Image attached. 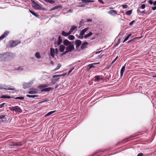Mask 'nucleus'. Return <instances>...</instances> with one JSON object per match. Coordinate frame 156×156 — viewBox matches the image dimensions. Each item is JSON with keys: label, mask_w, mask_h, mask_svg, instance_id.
<instances>
[{"label": "nucleus", "mask_w": 156, "mask_h": 156, "mask_svg": "<svg viewBox=\"0 0 156 156\" xmlns=\"http://www.w3.org/2000/svg\"><path fill=\"white\" fill-rule=\"evenodd\" d=\"M26 96L27 97L29 98H34L38 97V95H30L29 94L27 95Z\"/></svg>", "instance_id": "c85d7f7f"}, {"label": "nucleus", "mask_w": 156, "mask_h": 156, "mask_svg": "<svg viewBox=\"0 0 156 156\" xmlns=\"http://www.w3.org/2000/svg\"><path fill=\"white\" fill-rule=\"evenodd\" d=\"M102 51V50H101V51H100L96 52H95V54H99V53H100Z\"/></svg>", "instance_id": "4d7b16f0"}, {"label": "nucleus", "mask_w": 156, "mask_h": 156, "mask_svg": "<svg viewBox=\"0 0 156 156\" xmlns=\"http://www.w3.org/2000/svg\"><path fill=\"white\" fill-rule=\"evenodd\" d=\"M108 13L113 16L117 14V11L115 10H110L108 12Z\"/></svg>", "instance_id": "ddd939ff"}, {"label": "nucleus", "mask_w": 156, "mask_h": 156, "mask_svg": "<svg viewBox=\"0 0 156 156\" xmlns=\"http://www.w3.org/2000/svg\"><path fill=\"white\" fill-rule=\"evenodd\" d=\"M132 12V10H128L126 12V14L128 15H130Z\"/></svg>", "instance_id": "c9c22d12"}, {"label": "nucleus", "mask_w": 156, "mask_h": 156, "mask_svg": "<svg viewBox=\"0 0 156 156\" xmlns=\"http://www.w3.org/2000/svg\"><path fill=\"white\" fill-rule=\"evenodd\" d=\"M86 20H87V22H91L92 21V20L90 19H87Z\"/></svg>", "instance_id": "603ef678"}, {"label": "nucleus", "mask_w": 156, "mask_h": 156, "mask_svg": "<svg viewBox=\"0 0 156 156\" xmlns=\"http://www.w3.org/2000/svg\"><path fill=\"white\" fill-rule=\"evenodd\" d=\"M89 28L87 27L84 29L82 30L80 33V35H83L88 30Z\"/></svg>", "instance_id": "dca6fc26"}, {"label": "nucleus", "mask_w": 156, "mask_h": 156, "mask_svg": "<svg viewBox=\"0 0 156 156\" xmlns=\"http://www.w3.org/2000/svg\"><path fill=\"white\" fill-rule=\"evenodd\" d=\"M6 117H7V116L6 115H0V121L3 123L6 122Z\"/></svg>", "instance_id": "423d86ee"}, {"label": "nucleus", "mask_w": 156, "mask_h": 156, "mask_svg": "<svg viewBox=\"0 0 156 156\" xmlns=\"http://www.w3.org/2000/svg\"><path fill=\"white\" fill-rule=\"evenodd\" d=\"M123 8L124 9L128 7V5H122Z\"/></svg>", "instance_id": "a18cd8bd"}, {"label": "nucleus", "mask_w": 156, "mask_h": 156, "mask_svg": "<svg viewBox=\"0 0 156 156\" xmlns=\"http://www.w3.org/2000/svg\"><path fill=\"white\" fill-rule=\"evenodd\" d=\"M118 58V56H117L112 61V62L111 63V64H113L117 60V58Z\"/></svg>", "instance_id": "de8ad7c7"}, {"label": "nucleus", "mask_w": 156, "mask_h": 156, "mask_svg": "<svg viewBox=\"0 0 156 156\" xmlns=\"http://www.w3.org/2000/svg\"><path fill=\"white\" fill-rule=\"evenodd\" d=\"M65 47L63 45H61L59 46V51L61 52H63L64 51Z\"/></svg>", "instance_id": "412c9836"}, {"label": "nucleus", "mask_w": 156, "mask_h": 156, "mask_svg": "<svg viewBox=\"0 0 156 156\" xmlns=\"http://www.w3.org/2000/svg\"><path fill=\"white\" fill-rule=\"evenodd\" d=\"M1 98H10L11 97L9 96L3 95L1 96Z\"/></svg>", "instance_id": "2f4dec72"}, {"label": "nucleus", "mask_w": 156, "mask_h": 156, "mask_svg": "<svg viewBox=\"0 0 156 156\" xmlns=\"http://www.w3.org/2000/svg\"><path fill=\"white\" fill-rule=\"evenodd\" d=\"M126 66V64H125L121 68L120 70V76L121 77H122L123 76L124 72L125 70V66Z\"/></svg>", "instance_id": "a211bd4d"}, {"label": "nucleus", "mask_w": 156, "mask_h": 156, "mask_svg": "<svg viewBox=\"0 0 156 156\" xmlns=\"http://www.w3.org/2000/svg\"><path fill=\"white\" fill-rule=\"evenodd\" d=\"M55 51L56 53H57V52H58V49L57 48H56L55 49Z\"/></svg>", "instance_id": "69168bd1"}, {"label": "nucleus", "mask_w": 156, "mask_h": 156, "mask_svg": "<svg viewBox=\"0 0 156 156\" xmlns=\"http://www.w3.org/2000/svg\"><path fill=\"white\" fill-rule=\"evenodd\" d=\"M48 86L47 85H46L45 84L44 85H40V86L39 87L40 88H43L47 87Z\"/></svg>", "instance_id": "4c0bfd02"}, {"label": "nucleus", "mask_w": 156, "mask_h": 156, "mask_svg": "<svg viewBox=\"0 0 156 156\" xmlns=\"http://www.w3.org/2000/svg\"><path fill=\"white\" fill-rule=\"evenodd\" d=\"M9 109L10 111H15L16 112L20 113L22 111L20 108L18 106L10 107L9 108Z\"/></svg>", "instance_id": "7ed1b4c3"}, {"label": "nucleus", "mask_w": 156, "mask_h": 156, "mask_svg": "<svg viewBox=\"0 0 156 156\" xmlns=\"http://www.w3.org/2000/svg\"><path fill=\"white\" fill-rule=\"evenodd\" d=\"M17 70L19 71L22 70H23V68H22V67H20L17 68Z\"/></svg>", "instance_id": "3c124183"}, {"label": "nucleus", "mask_w": 156, "mask_h": 156, "mask_svg": "<svg viewBox=\"0 0 156 156\" xmlns=\"http://www.w3.org/2000/svg\"><path fill=\"white\" fill-rule=\"evenodd\" d=\"M51 55L53 58H54L55 54V52L54 49L53 48H50Z\"/></svg>", "instance_id": "2eb2a0df"}, {"label": "nucleus", "mask_w": 156, "mask_h": 156, "mask_svg": "<svg viewBox=\"0 0 156 156\" xmlns=\"http://www.w3.org/2000/svg\"><path fill=\"white\" fill-rule=\"evenodd\" d=\"M24 98L23 97H17L15 98L16 99H20V100H23Z\"/></svg>", "instance_id": "a19ab883"}, {"label": "nucleus", "mask_w": 156, "mask_h": 156, "mask_svg": "<svg viewBox=\"0 0 156 156\" xmlns=\"http://www.w3.org/2000/svg\"><path fill=\"white\" fill-rule=\"evenodd\" d=\"M28 93L30 94H34L37 93V89L34 88H31L29 90Z\"/></svg>", "instance_id": "0eeeda50"}, {"label": "nucleus", "mask_w": 156, "mask_h": 156, "mask_svg": "<svg viewBox=\"0 0 156 156\" xmlns=\"http://www.w3.org/2000/svg\"><path fill=\"white\" fill-rule=\"evenodd\" d=\"M33 3L32 7L36 9H39L40 8V5L34 1V0H31Z\"/></svg>", "instance_id": "39448f33"}, {"label": "nucleus", "mask_w": 156, "mask_h": 156, "mask_svg": "<svg viewBox=\"0 0 156 156\" xmlns=\"http://www.w3.org/2000/svg\"><path fill=\"white\" fill-rule=\"evenodd\" d=\"M72 43V42H69L67 40H65L63 41V44L66 46L69 45L70 44H71Z\"/></svg>", "instance_id": "f3484780"}, {"label": "nucleus", "mask_w": 156, "mask_h": 156, "mask_svg": "<svg viewBox=\"0 0 156 156\" xmlns=\"http://www.w3.org/2000/svg\"><path fill=\"white\" fill-rule=\"evenodd\" d=\"M61 66L62 65L61 64H58L57 66L55 69L54 70H55L59 69L61 67Z\"/></svg>", "instance_id": "e433bc0d"}, {"label": "nucleus", "mask_w": 156, "mask_h": 156, "mask_svg": "<svg viewBox=\"0 0 156 156\" xmlns=\"http://www.w3.org/2000/svg\"><path fill=\"white\" fill-rule=\"evenodd\" d=\"M137 38H133V39H131V40H130L129 41H128L127 43H129L130 42H131L134 41V40L135 39Z\"/></svg>", "instance_id": "09e8293b"}, {"label": "nucleus", "mask_w": 156, "mask_h": 156, "mask_svg": "<svg viewBox=\"0 0 156 156\" xmlns=\"http://www.w3.org/2000/svg\"><path fill=\"white\" fill-rule=\"evenodd\" d=\"M100 76H95L94 78H95V79L94 80L95 81H99L101 79V80H102V79H101V78H100Z\"/></svg>", "instance_id": "b1692460"}, {"label": "nucleus", "mask_w": 156, "mask_h": 156, "mask_svg": "<svg viewBox=\"0 0 156 156\" xmlns=\"http://www.w3.org/2000/svg\"><path fill=\"white\" fill-rule=\"evenodd\" d=\"M84 5H79L78 6V7H83V6H84Z\"/></svg>", "instance_id": "774afa93"}, {"label": "nucleus", "mask_w": 156, "mask_h": 156, "mask_svg": "<svg viewBox=\"0 0 156 156\" xmlns=\"http://www.w3.org/2000/svg\"><path fill=\"white\" fill-rule=\"evenodd\" d=\"M68 38L69 40H72L74 39L75 37L74 36L71 35L69 36Z\"/></svg>", "instance_id": "473e14b6"}, {"label": "nucleus", "mask_w": 156, "mask_h": 156, "mask_svg": "<svg viewBox=\"0 0 156 156\" xmlns=\"http://www.w3.org/2000/svg\"><path fill=\"white\" fill-rule=\"evenodd\" d=\"M35 57L38 58H41L40 55L38 52H36L35 53Z\"/></svg>", "instance_id": "72a5a7b5"}, {"label": "nucleus", "mask_w": 156, "mask_h": 156, "mask_svg": "<svg viewBox=\"0 0 156 156\" xmlns=\"http://www.w3.org/2000/svg\"><path fill=\"white\" fill-rule=\"evenodd\" d=\"M153 4L154 5H156V1H155V2H154L153 3Z\"/></svg>", "instance_id": "338daca9"}, {"label": "nucleus", "mask_w": 156, "mask_h": 156, "mask_svg": "<svg viewBox=\"0 0 156 156\" xmlns=\"http://www.w3.org/2000/svg\"><path fill=\"white\" fill-rule=\"evenodd\" d=\"M62 7V6L61 5H58V6H55V7H54L53 8H52L50 10V11H51L53 10H55V9H58L59 8H61Z\"/></svg>", "instance_id": "5701e85b"}, {"label": "nucleus", "mask_w": 156, "mask_h": 156, "mask_svg": "<svg viewBox=\"0 0 156 156\" xmlns=\"http://www.w3.org/2000/svg\"><path fill=\"white\" fill-rule=\"evenodd\" d=\"M5 104L6 103H4L1 104L0 105V108H1L3 107Z\"/></svg>", "instance_id": "49530a36"}, {"label": "nucleus", "mask_w": 156, "mask_h": 156, "mask_svg": "<svg viewBox=\"0 0 156 156\" xmlns=\"http://www.w3.org/2000/svg\"><path fill=\"white\" fill-rule=\"evenodd\" d=\"M10 58V57L9 56L8 53H5L0 54V61H6Z\"/></svg>", "instance_id": "f257e3e1"}, {"label": "nucleus", "mask_w": 156, "mask_h": 156, "mask_svg": "<svg viewBox=\"0 0 156 156\" xmlns=\"http://www.w3.org/2000/svg\"><path fill=\"white\" fill-rule=\"evenodd\" d=\"M52 88L51 87H48L42 90L41 91L43 92L49 91Z\"/></svg>", "instance_id": "bb28decb"}, {"label": "nucleus", "mask_w": 156, "mask_h": 156, "mask_svg": "<svg viewBox=\"0 0 156 156\" xmlns=\"http://www.w3.org/2000/svg\"><path fill=\"white\" fill-rule=\"evenodd\" d=\"M51 81L52 83L53 84H54L56 83V81H55V80L54 79H51Z\"/></svg>", "instance_id": "37998d69"}, {"label": "nucleus", "mask_w": 156, "mask_h": 156, "mask_svg": "<svg viewBox=\"0 0 156 156\" xmlns=\"http://www.w3.org/2000/svg\"><path fill=\"white\" fill-rule=\"evenodd\" d=\"M92 34V33L91 32H90L89 34H85L84 36V38H87L91 36Z\"/></svg>", "instance_id": "a878e982"}, {"label": "nucleus", "mask_w": 156, "mask_h": 156, "mask_svg": "<svg viewBox=\"0 0 156 156\" xmlns=\"http://www.w3.org/2000/svg\"><path fill=\"white\" fill-rule=\"evenodd\" d=\"M78 38H79V39H82L83 38V35H80V36H79L78 37Z\"/></svg>", "instance_id": "8fccbe9b"}, {"label": "nucleus", "mask_w": 156, "mask_h": 156, "mask_svg": "<svg viewBox=\"0 0 156 156\" xmlns=\"http://www.w3.org/2000/svg\"><path fill=\"white\" fill-rule=\"evenodd\" d=\"M149 2L151 5H152L153 3V2L152 0H149Z\"/></svg>", "instance_id": "864d4df0"}, {"label": "nucleus", "mask_w": 156, "mask_h": 156, "mask_svg": "<svg viewBox=\"0 0 156 156\" xmlns=\"http://www.w3.org/2000/svg\"><path fill=\"white\" fill-rule=\"evenodd\" d=\"M117 44H119L120 43V39H119L118 41L117 42Z\"/></svg>", "instance_id": "0e129e2a"}, {"label": "nucleus", "mask_w": 156, "mask_h": 156, "mask_svg": "<svg viewBox=\"0 0 156 156\" xmlns=\"http://www.w3.org/2000/svg\"><path fill=\"white\" fill-rule=\"evenodd\" d=\"M46 2H49L51 4H53L55 3V2L53 0H44Z\"/></svg>", "instance_id": "7c9ffc66"}, {"label": "nucleus", "mask_w": 156, "mask_h": 156, "mask_svg": "<svg viewBox=\"0 0 156 156\" xmlns=\"http://www.w3.org/2000/svg\"><path fill=\"white\" fill-rule=\"evenodd\" d=\"M48 101V100H45L44 101H41L40 102H39V103H42L43 102H45V101Z\"/></svg>", "instance_id": "052dcab7"}, {"label": "nucleus", "mask_w": 156, "mask_h": 156, "mask_svg": "<svg viewBox=\"0 0 156 156\" xmlns=\"http://www.w3.org/2000/svg\"><path fill=\"white\" fill-rule=\"evenodd\" d=\"M152 9L153 10H154L156 9V6L153 7H152Z\"/></svg>", "instance_id": "5fc2aeb1"}, {"label": "nucleus", "mask_w": 156, "mask_h": 156, "mask_svg": "<svg viewBox=\"0 0 156 156\" xmlns=\"http://www.w3.org/2000/svg\"><path fill=\"white\" fill-rule=\"evenodd\" d=\"M70 33L69 32V31L68 32V33H66V32H65L64 31H62V34L65 37L69 35L70 34Z\"/></svg>", "instance_id": "4be33fe9"}, {"label": "nucleus", "mask_w": 156, "mask_h": 156, "mask_svg": "<svg viewBox=\"0 0 156 156\" xmlns=\"http://www.w3.org/2000/svg\"><path fill=\"white\" fill-rule=\"evenodd\" d=\"M88 44V43L87 42H85L83 43L81 46V49L83 50L84 49L86 48L87 47V45Z\"/></svg>", "instance_id": "4468645a"}, {"label": "nucleus", "mask_w": 156, "mask_h": 156, "mask_svg": "<svg viewBox=\"0 0 156 156\" xmlns=\"http://www.w3.org/2000/svg\"><path fill=\"white\" fill-rule=\"evenodd\" d=\"M59 79V78H58L55 79H54V80H55V81L56 82L57 81H58Z\"/></svg>", "instance_id": "680f3d73"}, {"label": "nucleus", "mask_w": 156, "mask_h": 156, "mask_svg": "<svg viewBox=\"0 0 156 156\" xmlns=\"http://www.w3.org/2000/svg\"><path fill=\"white\" fill-rule=\"evenodd\" d=\"M77 28V27L76 26L74 25L72 26L70 28V29L69 31L70 34H71V33L74 30H75Z\"/></svg>", "instance_id": "aec40b11"}, {"label": "nucleus", "mask_w": 156, "mask_h": 156, "mask_svg": "<svg viewBox=\"0 0 156 156\" xmlns=\"http://www.w3.org/2000/svg\"><path fill=\"white\" fill-rule=\"evenodd\" d=\"M11 86H10L9 87L6 86L5 85L2 86L0 87V89H4L5 90H15V89L14 88H9V87H10Z\"/></svg>", "instance_id": "1a4fd4ad"}, {"label": "nucleus", "mask_w": 156, "mask_h": 156, "mask_svg": "<svg viewBox=\"0 0 156 156\" xmlns=\"http://www.w3.org/2000/svg\"><path fill=\"white\" fill-rule=\"evenodd\" d=\"M29 11L31 14H32L34 16H35L36 17H39L38 16L39 15L34 12H33L30 10H29Z\"/></svg>", "instance_id": "393cba45"}, {"label": "nucleus", "mask_w": 156, "mask_h": 156, "mask_svg": "<svg viewBox=\"0 0 156 156\" xmlns=\"http://www.w3.org/2000/svg\"><path fill=\"white\" fill-rule=\"evenodd\" d=\"M73 68L72 69H71L70 70L69 72H68V73L69 74L73 70Z\"/></svg>", "instance_id": "13d9d810"}, {"label": "nucleus", "mask_w": 156, "mask_h": 156, "mask_svg": "<svg viewBox=\"0 0 156 156\" xmlns=\"http://www.w3.org/2000/svg\"><path fill=\"white\" fill-rule=\"evenodd\" d=\"M98 1L99 2L102 3L103 4L104 3L102 1V0H98Z\"/></svg>", "instance_id": "bf43d9fd"}, {"label": "nucleus", "mask_w": 156, "mask_h": 156, "mask_svg": "<svg viewBox=\"0 0 156 156\" xmlns=\"http://www.w3.org/2000/svg\"><path fill=\"white\" fill-rule=\"evenodd\" d=\"M22 145V143L20 142H13L11 143L10 144V147L12 148L13 146H21Z\"/></svg>", "instance_id": "6e6552de"}, {"label": "nucleus", "mask_w": 156, "mask_h": 156, "mask_svg": "<svg viewBox=\"0 0 156 156\" xmlns=\"http://www.w3.org/2000/svg\"><path fill=\"white\" fill-rule=\"evenodd\" d=\"M135 20H133L129 23V24L130 26H132L135 23Z\"/></svg>", "instance_id": "79ce46f5"}, {"label": "nucleus", "mask_w": 156, "mask_h": 156, "mask_svg": "<svg viewBox=\"0 0 156 156\" xmlns=\"http://www.w3.org/2000/svg\"><path fill=\"white\" fill-rule=\"evenodd\" d=\"M73 11V10L71 9H69V12H72Z\"/></svg>", "instance_id": "e2e57ef3"}, {"label": "nucleus", "mask_w": 156, "mask_h": 156, "mask_svg": "<svg viewBox=\"0 0 156 156\" xmlns=\"http://www.w3.org/2000/svg\"><path fill=\"white\" fill-rule=\"evenodd\" d=\"M9 32L8 31L5 32L0 37V41L6 37L9 34Z\"/></svg>", "instance_id": "9d476101"}, {"label": "nucleus", "mask_w": 156, "mask_h": 156, "mask_svg": "<svg viewBox=\"0 0 156 156\" xmlns=\"http://www.w3.org/2000/svg\"><path fill=\"white\" fill-rule=\"evenodd\" d=\"M62 42V37L60 36H59L57 42H55V46L56 44H57V45H59Z\"/></svg>", "instance_id": "9b49d317"}, {"label": "nucleus", "mask_w": 156, "mask_h": 156, "mask_svg": "<svg viewBox=\"0 0 156 156\" xmlns=\"http://www.w3.org/2000/svg\"><path fill=\"white\" fill-rule=\"evenodd\" d=\"M33 83V81H31L30 82H29L28 83H25L24 84V86H25L27 88H28L29 87H30L31 85Z\"/></svg>", "instance_id": "6ab92c4d"}, {"label": "nucleus", "mask_w": 156, "mask_h": 156, "mask_svg": "<svg viewBox=\"0 0 156 156\" xmlns=\"http://www.w3.org/2000/svg\"><path fill=\"white\" fill-rule=\"evenodd\" d=\"M63 75H64L63 74H61V75H55L53 76L52 77L53 78H56V77H57L59 76H62Z\"/></svg>", "instance_id": "58836bf2"}, {"label": "nucleus", "mask_w": 156, "mask_h": 156, "mask_svg": "<svg viewBox=\"0 0 156 156\" xmlns=\"http://www.w3.org/2000/svg\"><path fill=\"white\" fill-rule=\"evenodd\" d=\"M97 64V63L90 64L88 65V66L89 67V69H91V68H92L94 66V65L96 64Z\"/></svg>", "instance_id": "ea45409f"}, {"label": "nucleus", "mask_w": 156, "mask_h": 156, "mask_svg": "<svg viewBox=\"0 0 156 156\" xmlns=\"http://www.w3.org/2000/svg\"><path fill=\"white\" fill-rule=\"evenodd\" d=\"M75 44L76 45V48H78L81 44V41L80 40H77L75 41Z\"/></svg>", "instance_id": "f8f14e48"}, {"label": "nucleus", "mask_w": 156, "mask_h": 156, "mask_svg": "<svg viewBox=\"0 0 156 156\" xmlns=\"http://www.w3.org/2000/svg\"><path fill=\"white\" fill-rule=\"evenodd\" d=\"M137 156H143V154L141 153H140L137 154Z\"/></svg>", "instance_id": "6e6d98bb"}, {"label": "nucleus", "mask_w": 156, "mask_h": 156, "mask_svg": "<svg viewBox=\"0 0 156 156\" xmlns=\"http://www.w3.org/2000/svg\"><path fill=\"white\" fill-rule=\"evenodd\" d=\"M55 112H56V111H52L50 112H48V113L46 114L45 115V116L46 117V116H48L49 115H50L51 114H52L53 113Z\"/></svg>", "instance_id": "cd10ccee"}, {"label": "nucleus", "mask_w": 156, "mask_h": 156, "mask_svg": "<svg viewBox=\"0 0 156 156\" xmlns=\"http://www.w3.org/2000/svg\"><path fill=\"white\" fill-rule=\"evenodd\" d=\"M145 7V5L144 4H142L141 5V8L144 9Z\"/></svg>", "instance_id": "c03bdc74"}, {"label": "nucleus", "mask_w": 156, "mask_h": 156, "mask_svg": "<svg viewBox=\"0 0 156 156\" xmlns=\"http://www.w3.org/2000/svg\"><path fill=\"white\" fill-rule=\"evenodd\" d=\"M73 42H72L71 44H70L66 48V50L67 51V52H70L72 50H74V47L73 45Z\"/></svg>", "instance_id": "20e7f679"}, {"label": "nucleus", "mask_w": 156, "mask_h": 156, "mask_svg": "<svg viewBox=\"0 0 156 156\" xmlns=\"http://www.w3.org/2000/svg\"><path fill=\"white\" fill-rule=\"evenodd\" d=\"M20 43V41L18 40L15 41L13 40H11L10 41V46L11 47H15Z\"/></svg>", "instance_id": "f03ea898"}, {"label": "nucleus", "mask_w": 156, "mask_h": 156, "mask_svg": "<svg viewBox=\"0 0 156 156\" xmlns=\"http://www.w3.org/2000/svg\"><path fill=\"white\" fill-rule=\"evenodd\" d=\"M82 2L84 3H87L88 2H94V0H82Z\"/></svg>", "instance_id": "c756f323"}, {"label": "nucleus", "mask_w": 156, "mask_h": 156, "mask_svg": "<svg viewBox=\"0 0 156 156\" xmlns=\"http://www.w3.org/2000/svg\"><path fill=\"white\" fill-rule=\"evenodd\" d=\"M131 36V34L128 35L124 39V41H123V42H125Z\"/></svg>", "instance_id": "f704fd0d"}]
</instances>
